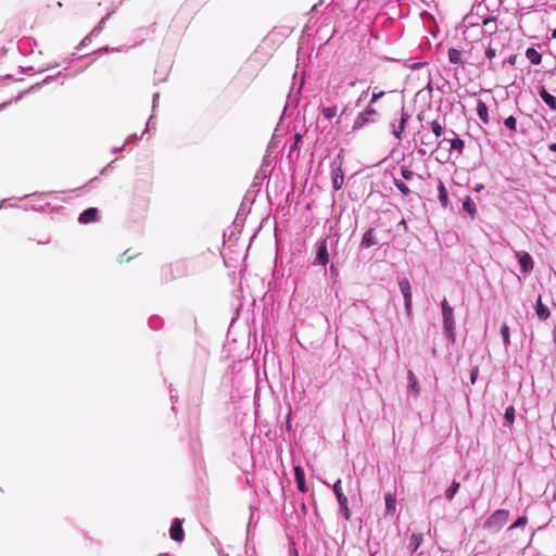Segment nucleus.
Returning a JSON list of instances; mask_svg holds the SVG:
<instances>
[{"mask_svg": "<svg viewBox=\"0 0 556 556\" xmlns=\"http://www.w3.org/2000/svg\"><path fill=\"white\" fill-rule=\"evenodd\" d=\"M441 312H442V327L443 332L447 341L452 344L456 341V323L454 317V309L444 298L441 303Z\"/></svg>", "mask_w": 556, "mask_h": 556, "instance_id": "obj_1", "label": "nucleus"}, {"mask_svg": "<svg viewBox=\"0 0 556 556\" xmlns=\"http://www.w3.org/2000/svg\"><path fill=\"white\" fill-rule=\"evenodd\" d=\"M339 240L340 235L338 232H334L332 236H326L323 238L317 244L316 256L313 265L326 267L329 263L328 244H330V248L336 249L338 247Z\"/></svg>", "mask_w": 556, "mask_h": 556, "instance_id": "obj_2", "label": "nucleus"}, {"mask_svg": "<svg viewBox=\"0 0 556 556\" xmlns=\"http://www.w3.org/2000/svg\"><path fill=\"white\" fill-rule=\"evenodd\" d=\"M413 113L409 112L406 106H401V110L396 111L389 122V128L391 134L397 140H401L403 137V131L407 126L409 119L412 118Z\"/></svg>", "mask_w": 556, "mask_h": 556, "instance_id": "obj_3", "label": "nucleus"}, {"mask_svg": "<svg viewBox=\"0 0 556 556\" xmlns=\"http://www.w3.org/2000/svg\"><path fill=\"white\" fill-rule=\"evenodd\" d=\"M509 511L507 509H496L491 516L483 522V529L491 532H498L507 522Z\"/></svg>", "mask_w": 556, "mask_h": 556, "instance_id": "obj_4", "label": "nucleus"}, {"mask_svg": "<svg viewBox=\"0 0 556 556\" xmlns=\"http://www.w3.org/2000/svg\"><path fill=\"white\" fill-rule=\"evenodd\" d=\"M379 116V113L372 106H366V109L358 113L355 117L352 129L357 130L368 125L375 124L378 122Z\"/></svg>", "mask_w": 556, "mask_h": 556, "instance_id": "obj_5", "label": "nucleus"}, {"mask_svg": "<svg viewBox=\"0 0 556 556\" xmlns=\"http://www.w3.org/2000/svg\"><path fill=\"white\" fill-rule=\"evenodd\" d=\"M341 483H342L341 480L338 479L332 484V491H333V493L336 495V498L338 501L339 508H340V514H342L344 520L348 521L351 518V513H350V509H349V501H348V497L343 493Z\"/></svg>", "mask_w": 556, "mask_h": 556, "instance_id": "obj_6", "label": "nucleus"}, {"mask_svg": "<svg viewBox=\"0 0 556 556\" xmlns=\"http://www.w3.org/2000/svg\"><path fill=\"white\" fill-rule=\"evenodd\" d=\"M331 186L334 191H339L344 181V174L342 169V161L340 159V154L337 159H334L331 164Z\"/></svg>", "mask_w": 556, "mask_h": 556, "instance_id": "obj_7", "label": "nucleus"}, {"mask_svg": "<svg viewBox=\"0 0 556 556\" xmlns=\"http://www.w3.org/2000/svg\"><path fill=\"white\" fill-rule=\"evenodd\" d=\"M399 288L404 299V308L407 316L412 315L413 299H412V286L407 278L399 279Z\"/></svg>", "mask_w": 556, "mask_h": 556, "instance_id": "obj_8", "label": "nucleus"}, {"mask_svg": "<svg viewBox=\"0 0 556 556\" xmlns=\"http://www.w3.org/2000/svg\"><path fill=\"white\" fill-rule=\"evenodd\" d=\"M176 279L188 276L192 271V265L187 260H178L170 263Z\"/></svg>", "mask_w": 556, "mask_h": 556, "instance_id": "obj_9", "label": "nucleus"}, {"mask_svg": "<svg viewBox=\"0 0 556 556\" xmlns=\"http://www.w3.org/2000/svg\"><path fill=\"white\" fill-rule=\"evenodd\" d=\"M516 257L520 265L521 274L527 275L533 269L534 262H533L532 256L528 252L517 251Z\"/></svg>", "mask_w": 556, "mask_h": 556, "instance_id": "obj_10", "label": "nucleus"}, {"mask_svg": "<svg viewBox=\"0 0 556 556\" xmlns=\"http://www.w3.org/2000/svg\"><path fill=\"white\" fill-rule=\"evenodd\" d=\"M46 193H38V192H35L33 194H25L23 195L21 199H26L28 197H33V201L30 204H28L25 210H34V211H45V208L47 206L50 205L49 202H45L42 201V197H45Z\"/></svg>", "mask_w": 556, "mask_h": 556, "instance_id": "obj_11", "label": "nucleus"}, {"mask_svg": "<svg viewBox=\"0 0 556 556\" xmlns=\"http://www.w3.org/2000/svg\"><path fill=\"white\" fill-rule=\"evenodd\" d=\"M169 536L175 542H182L185 539V531L182 528V520L179 518H176L173 520L170 528H169Z\"/></svg>", "mask_w": 556, "mask_h": 556, "instance_id": "obj_12", "label": "nucleus"}, {"mask_svg": "<svg viewBox=\"0 0 556 556\" xmlns=\"http://www.w3.org/2000/svg\"><path fill=\"white\" fill-rule=\"evenodd\" d=\"M378 244V239L375 235V229L374 228H368L363 237H362V240L359 242V249L361 250H366V249H369L374 245Z\"/></svg>", "mask_w": 556, "mask_h": 556, "instance_id": "obj_13", "label": "nucleus"}, {"mask_svg": "<svg viewBox=\"0 0 556 556\" xmlns=\"http://www.w3.org/2000/svg\"><path fill=\"white\" fill-rule=\"evenodd\" d=\"M294 480L296 483V488L301 493H306L308 491L305 481V471L301 466L294 467Z\"/></svg>", "mask_w": 556, "mask_h": 556, "instance_id": "obj_14", "label": "nucleus"}, {"mask_svg": "<svg viewBox=\"0 0 556 556\" xmlns=\"http://www.w3.org/2000/svg\"><path fill=\"white\" fill-rule=\"evenodd\" d=\"M99 211L97 207H88L84 210L79 216L78 222L80 224H89L98 219Z\"/></svg>", "mask_w": 556, "mask_h": 556, "instance_id": "obj_15", "label": "nucleus"}, {"mask_svg": "<svg viewBox=\"0 0 556 556\" xmlns=\"http://www.w3.org/2000/svg\"><path fill=\"white\" fill-rule=\"evenodd\" d=\"M462 208H463V211L465 213H467L469 215V217L471 219L476 218V216H477V206H476V203H475V201L472 200V198L470 195H466L463 199Z\"/></svg>", "mask_w": 556, "mask_h": 556, "instance_id": "obj_16", "label": "nucleus"}, {"mask_svg": "<svg viewBox=\"0 0 556 556\" xmlns=\"http://www.w3.org/2000/svg\"><path fill=\"white\" fill-rule=\"evenodd\" d=\"M407 381H408V386H407L408 392L412 393L414 395V397H418L419 392H420L419 382H418L416 375L412 370H408V372H407Z\"/></svg>", "mask_w": 556, "mask_h": 556, "instance_id": "obj_17", "label": "nucleus"}, {"mask_svg": "<svg viewBox=\"0 0 556 556\" xmlns=\"http://www.w3.org/2000/svg\"><path fill=\"white\" fill-rule=\"evenodd\" d=\"M386 516L393 515L396 509V497L392 492L384 494Z\"/></svg>", "mask_w": 556, "mask_h": 556, "instance_id": "obj_18", "label": "nucleus"}, {"mask_svg": "<svg viewBox=\"0 0 556 556\" xmlns=\"http://www.w3.org/2000/svg\"><path fill=\"white\" fill-rule=\"evenodd\" d=\"M431 92L432 88L430 83L428 84L427 88L419 90L415 96V102L425 104L427 102H431Z\"/></svg>", "mask_w": 556, "mask_h": 556, "instance_id": "obj_19", "label": "nucleus"}, {"mask_svg": "<svg viewBox=\"0 0 556 556\" xmlns=\"http://www.w3.org/2000/svg\"><path fill=\"white\" fill-rule=\"evenodd\" d=\"M535 313L541 320H546L551 316L549 308L542 303L541 295H539L535 303Z\"/></svg>", "mask_w": 556, "mask_h": 556, "instance_id": "obj_20", "label": "nucleus"}, {"mask_svg": "<svg viewBox=\"0 0 556 556\" xmlns=\"http://www.w3.org/2000/svg\"><path fill=\"white\" fill-rule=\"evenodd\" d=\"M438 199L443 207H447V205L450 203L448 202V192L445 188L444 182L441 179H439V182H438Z\"/></svg>", "mask_w": 556, "mask_h": 556, "instance_id": "obj_21", "label": "nucleus"}, {"mask_svg": "<svg viewBox=\"0 0 556 556\" xmlns=\"http://www.w3.org/2000/svg\"><path fill=\"white\" fill-rule=\"evenodd\" d=\"M444 141L450 142V151H457L458 154H462L465 148V141L459 138L458 136H455L452 139H444Z\"/></svg>", "mask_w": 556, "mask_h": 556, "instance_id": "obj_22", "label": "nucleus"}, {"mask_svg": "<svg viewBox=\"0 0 556 556\" xmlns=\"http://www.w3.org/2000/svg\"><path fill=\"white\" fill-rule=\"evenodd\" d=\"M424 535L421 533H413L409 538L408 548L415 553L422 544Z\"/></svg>", "mask_w": 556, "mask_h": 556, "instance_id": "obj_23", "label": "nucleus"}, {"mask_svg": "<svg viewBox=\"0 0 556 556\" xmlns=\"http://www.w3.org/2000/svg\"><path fill=\"white\" fill-rule=\"evenodd\" d=\"M515 418H516V410H515V407L513 405H509L505 408V413H504V426L506 427H511L515 422Z\"/></svg>", "mask_w": 556, "mask_h": 556, "instance_id": "obj_24", "label": "nucleus"}, {"mask_svg": "<svg viewBox=\"0 0 556 556\" xmlns=\"http://www.w3.org/2000/svg\"><path fill=\"white\" fill-rule=\"evenodd\" d=\"M460 488V483L456 480H453L451 485L445 490L444 496L447 502H452L455 497L456 493Z\"/></svg>", "mask_w": 556, "mask_h": 556, "instance_id": "obj_25", "label": "nucleus"}, {"mask_svg": "<svg viewBox=\"0 0 556 556\" xmlns=\"http://www.w3.org/2000/svg\"><path fill=\"white\" fill-rule=\"evenodd\" d=\"M526 56L530 61L531 64L538 65L542 61V55L534 48H528L526 50Z\"/></svg>", "mask_w": 556, "mask_h": 556, "instance_id": "obj_26", "label": "nucleus"}, {"mask_svg": "<svg viewBox=\"0 0 556 556\" xmlns=\"http://www.w3.org/2000/svg\"><path fill=\"white\" fill-rule=\"evenodd\" d=\"M161 279L164 282H169L176 279L170 264H167L161 268Z\"/></svg>", "mask_w": 556, "mask_h": 556, "instance_id": "obj_27", "label": "nucleus"}, {"mask_svg": "<svg viewBox=\"0 0 556 556\" xmlns=\"http://www.w3.org/2000/svg\"><path fill=\"white\" fill-rule=\"evenodd\" d=\"M500 331H501L503 343H504L505 348H508L510 345V331H509L508 325L506 323H503L501 325Z\"/></svg>", "mask_w": 556, "mask_h": 556, "instance_id": "obj_28", "label": "nucleus"}, {"mask_svg": "<svg viewBox=\"0 0 556 556\" xmlns=\"http://www.w3.org/2000/svg\"><path fill=\"white\" fill-rule=\"evenodd\" d=\"M448 60L453 64H458L462 61V52L457 49H450L448 50Z\"/></svg>", "mask_w": 556, "mask_h": 556, "instance_id": "obj_29", "label": "nucleus"}, {"mask_svg": "<svg viewBox=\"0 0 556 556\" xmlns=\"http://www.w3.org/2000/svg\"><path fill=\"white\" fill-rule=\"evenodd\" d=\"M394 186L405 197L410 193V189L407 187V185L403 180L394 179Z\"/></svg>", "mask_w": 556, "mask_h": 556, "instance_id": "obj_30", "label": "nucleus"}, {"mask_svg": "<svg viewBox=\"0 0 556 556\" xmlns=\"http://www.w3.org/2000/svg\"><path fill=\"white\" fill-rule=\"evenodd\" d=\"M483 26L488 27L491 34L497 31L496 18L488 17L483 20Z\"/></svg>", "mask_w": 556, "mask_h": 556, "instance_id": "obj_31", "label": "nucleus"}, {"mask_svg": "<svg viewBox=\"0 0 556 556\" xmlns=\"http://www.w3.org/2000/svg\"><path fill=\"white\" fill-rule=\"evenodd\" d=\"M477 108V114L479 116V118L483 122V123H488L489 122V106H476Z\"/></svg>", "mask_w": 556, "mask_h": 556, "instance_id": "obj_32", "label": "nucleus"}, {"mask_svg": "<svg viewBox=\"0 0 556 556\" xmlns=\"http://www.w3.org/2000/svg\"><path fill=\"white\" fill-rule=\"evenodd\" d=\"M338 106H323V115L326 119H331L337 115Z\"/></svg>", "mask_w": 556, "mask_h": 556, "instance_id": "obj_33", "label": "nucleus"}, {"mask_svg": "<svg viewBox=\"0 0 556 556\" xmlns=\"http://www.w3.org/2000/svg\"><path fill=\"white\" fill-rule=\"evenodd\" d=\"M431 130L434 134L435 138H439L443 135L444 130L442 125L438 121H432L430 123Z\"/></svg>", "mask_w": 556, "mask_h": 556, "instance_id": "obj_34", "label": "nucleus"}, {"mask_svg": "<svg viewBox=\"0 0 556 556\" xmlns=\"http://www.w3.org/2000/svg\"><path fill=\"white\" fill-rule=\"evenodd\" d=\"M504 125L510 131H516L517 129V119L510 115L504 119Z\"/></svg>", "mask_w": 556, "mask_h": 556, "instance_id": "obj_35", "label": "nucleus"}, {"mask_svg": "<svg viewBox=\"0 0 556 556\" xmlns=\"http://www.w3.org/2000/svg\"><path fill=\"white\" fill-rule=\"evenodd\" d=\"M540 96L542 97L546 104H555V98L552 94H549L544 87H541Z\"/></svg>", "mask_w": 556, "mask_h": 556, "instance_id": "obj_36", "label": "nucleus"}, {"mask_svg": "<svg viewBox=\"0 0 556 556\" xmlns=\"http://www.w3.org/2000/svg\"><path fill=\"white\" fill-rule=\"evenodd\" d=\"M528 523L527 516H519L514 523L510 526V529L521 528L525 527Z\"/></svg>", "mask_w": 556, "mask_h": 556, "instance_id": "obj_37", "label": "nucleus"}, {"mask_svg": "<svg viewBox=\"0 0 556 556\" xmlns=\"http://www.w3.org/2000/svg\"><path fill=\"white\" fill-rule=\"evenodd\" d=\"M400 172H401V176L405 180H410L415 175L414 172L406 166H401Z\"/></svg>", "mask_w": 556, "mask_h": 556, "instance_id": "obj_38", "label": "nucleus"}, {"mask_svg": "<svg viewBox=\"0 0 556 556\" xmlns=\"http://www.w3.org/2000/svg\"><path fill=\"white\" fill-rule=\"evenodd\" d=\"M149 326L152 329H159L162 326V319L157 316H152L149 318Z\"/></svg>", "mask_w": 556, "mask_h": 556, "instance_id": "obj_39", "label": "nucleus"}, {"mask_svg": "<svg viewBox=\"0 0 556 556\" xmlns=\"http://www.w3.org/2000/svg\"><path fill=\"white\" fill-rule=\"evenodd\" d=\"M478 376H479V367L478 366H473L470 370V383L471 384H475L477 379H478Z\"/></svg>", "mask_w": 556, "mask_h": 556, "instance_id": "obj_40", "label": "nucleus"}, {"mask_svg": "<svg viewBox=\"0 0 556 556\" xmlns=\"http://www.w3.org/2000/svg\"><path fill=\"white\" fill-rule=\"evenodd\" d=\"M154 116L151 115L147 122V125H146V130L142 132L141 137H143V135L146 134V131H148L150 128H154L155 127V123L153 121Z\"/></svg>", "mask_w": 556, "mask_h": 556, "instance_id": "obj_41", "label": "nucleus"}, {"mask_svg": "<svg viewBox=\"0 0 556 556\" xmlns=\"http://www.w3.org/2000/svg\"><path fill=\"white\" fill-rule=\"evenodd\" d=\"M496 54V50L492 47H488L485 50V55L488 59H493Z\"/></svg>", "mask_w": 556, "mask_h": 556, "instance_id": "obj_42", "label": "nucleus"}, {"mask_svg": "<svg viewBox=\"0 0 556 556\" xmlns=\"http://www.w3.org/2000/svg\"><path fill=\"white\" fill-rule=\"evenodd\" d=\"M137 140H138V136H137V134H134V135L129 136V137L125 140L124 146H125V144H129V143H131V142H135V141H137Z\"/></svg>", "mask_w": 556, "mask_h": 556, "instance_id": "obj_43", "label": "nucleus"}, {"mask_svg": "<svg viewBox=\"0 0 556 556\" xmlns=\"http://www.w3.org/2000/svg\"><path fill=\"white\" fill-rule=\"evenodd\" d=\"M384 94V92L380 91V92H374L372 93V97H371V100L370 102H375L377 101L380 97H382Z\"/></svg>", "mask_w": 556, "mask_h": 556, "instance_id": "obj_44", "label": "nucleus"}, {"mask_svg": "<svg viewBox=\"0 0 556 556\" xmlns=\"http://www.w3.org/2000/svg\"><path fill=\"white\" fill-rule=\"evenodd\" d=\"M507 61L510 65L514 66L517 62V55L516 54L510 55Z\"/></svg>", "mask_w": 556, "mask_h": 556, "instance_id": "obj_45", "label": "nucleus"}, {"mask_svg": "<svg viewBox=\"0 0 556 556\" xmlns=\"http://www.w3.org/2000/svg\"><path fill=\"white\" fill-rule=\"evenodd\" d=\"M483 189H484V185H483V184H477V185L472 188V190H473L475 192H480V191H482Z\"/></svg>", "mask_w": 556, "mask_h": 556, "instance_id": "obj_46", "label": "nucleus"}, {"mask_svg": "<svg viewBox=\"0 0 556 556\" xmlns=\"http://www.w3.org/2000/svg\"><path fill=\"white\" fill-rule=\"evenodd\" d=\"M8 200L0 201V210L9 207V206H15L14 204H7Z\"/></svg>", "mask_w": 556, "mask_h": 556, "instance_id": "obj_47", "label": "nucleus"}, {"mask_svg": "<svg viewBox=\"0 0 556 556\" xmlns=\"http://www.w3.org/2000/svg\"><path fill=\"white\" fill-rule=\"evenodd\" d=\"M420 142H421V144H429V143H431V142L429 141V139H428V135H424V136H421V138H420Z\"/></svg>", "mask_w": 556, "mask_h": 556, "instance_id": "obj_48", "label": "nucleus"}, {"mask_svg": "<svg viewBox=\"0 0 556 556\" xmlns=\"http://www.w3.org/2000/svg\"><path fill=\"white\" fill-rule=\"evenodd\" d=\"M330 274L332 276H338V274H339L338 269L334 267L333 264L330 265Z\"/></svg>", "mask_w": 556, "mask_h": 556, "instance_id": "obj_49", "label": "nucleus"}, {"mask_svg": "<svg viewBox=\"0 0 556 556\" xmlns=\"http://www.w3.org/2000/svg\"><path fill=\"white\" fill-rule=\"evenodd\" d=\"M250 509H251V515H250V521H249V526H251L253 519H255V516H254V511H253V507L250 506Z\"/></svg>", "mask_w": 556, "mask_h": 556, "instance_id": "obj_50", "label": "nucleus"}, {"mask_svg": "<svg viewBox=\"0 0 556 556\" xmlns=\"http://www.w3.org/2000/svg\"><path fill=\"white\" fill-rule=\"evenodd\" d=\"M113 163H114V161H113L112 163H110L108 166H105V167L102 169L101 174L103 175V174H105L109 169H111V168H112V164H113Z\"/></svg>", "mask_w": 556, "mask_h": 556, "instance_id": "obj_51", "label": "nucleus"}, {"mask_svg": "<svg viewBox=\"0 0 556 556\" xmlns=\"http://www.w3.org/2000/svg\"><path fill=\"white\" fill-rule=\"evenodd\" d=\"M548 150L552 152H556V142H553L548 146Z\"/></svg>", "mask_w": 556, "mask_h": 556, "instance_id": "obj_52", "label": "nucleus"}, {"mask_svg": "<svg viewBox=\"0 0 556 556\" xmlns=\"http://www.w3.org/2000/svg\"><path fill=\"white\" fill-rule=\"evenodd\" d=\"M301 510L303 511L304 515L307 513V507L304 502L301 504Z\"/></svg>", "mask_w": 556, "mask_h": 556, "instance_id": "obj_53", "label": "nucleus"}, {"mask_svg": "<svg viewBox=\"0 0 556 556\" xmlns=\"http://www.w3.org/2000/svg\"><path fill=\"white\" fill-rule=\"evenodd\" d=\"M123 148H124V146L118 147V148H114V149H113V153H117V152L122 151V150H123Z\"/></svg>", "mask_w": 556, "mask_h": 556, "instance_id": "obj_54", "label": "nucleus"}, {"mask_svg": "<svg viewBox=\"0 0 556 556\" xmlns=\"http://www.w3.org/2000/svg\"><path fill=\"white\" fill-rule=\"evenodd\" d=\"M295 138H296V140H300V139H301V136H300L299 134H296V135H295ZM296 143H298V141H295V143H294V146H293V149H295Z\"/></svg>", "mask_w": 556, "mask_h": 556, "instance_id": "obj_55", "label": "nucleus"}, {"mask_svg": "<svg viewBox=\"0 0 556 556\" xmlns=\"http://www.w3.org/2000/svg\"><path fill=\"white\" fill-rule=\"evenodd\" d=\"M417 118H418V121H422L424 119L422 113H418Z\"/></svg>", "mask_w": 556, "mask_h": 556, "instance_id": "obj_56", "label": "nucleus"}, {"mask_svg": "<svg viewBox=\"0 0 556 556\" xmlns=\"http://www.w3.org/2000/svg\"><path fill=\"white\" fill-rule=\"evenodd\" d=\"M175 395L173 394V391L170 390V400L174 403Z\"/></svg>", "mask_w": 556, "mask_h": 556, "instance_id": "obj_57", "label": "nucleus"}, {"mask_svg": "<svg viewBox=\"0 0 556 556\" xmlns=\"http://www.w3.org/2000/svg\"><path fill=\"white\" fill-rule=\"evenodd\" d=\"M552 37L556 38V28L553 30Z\"/></svg>", "mask_w": 556, "mask_h": 556, "instance_id": "obj_58", "label": "nucleus"}, {"mask_svg": "<svg viewBox=\"0 0 556 556\" xmlns=\"http://www.w3.org/2000/svg\"><path fill=\"white\" fill-rule=\"evenodd\" d=\"M400 224L405 226L406 225L405 219H402Z\"/></svg>", "mask_w": 556, "mask_h": 556, "instance_id": "obj_59", "label": "nucleus"}, {"mask_svg": "<svg viewBox=\"0 0 556 556\" xmlns=\"http://www.w3.org/2000/svg\"><path fill=\"white\" fill-rule=\"evenodd\" d=\"M287 109H288V105H285L283 106V113L287 111Z\"/></svg>", "mask_w": 556, "mask_h": 556, "instance_id": "obj_60", "label": "nucleus"}, {"mask_svg": "<svg viewBox=\"0 0 556 556\" xmlns=\"http://www.w3.org/2000/svg\"><path fill=\"white\" fill-rule=\"evenodd\" d=\"M552 110H556V105L549 106Z\"/></svg>", "mask_w": 556, "mask_h": 556, "instance_id": "obj_61", "label": "nucleus"}]
</instances>
